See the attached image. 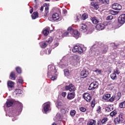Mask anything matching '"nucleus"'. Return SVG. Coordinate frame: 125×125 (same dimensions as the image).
Masks as SVG:
<instances>
[{
  "label": "nucleus",
  "mask_w": 125,
  "mask_h": 125,
  "mask_svg": "<svg viewBox=\"0 0 125 125\" xmlns=\"http://www.w3.org/2000/svg\"><path fill=\"white\" fill-rule=\"evenodd\" d=\"M108 46L107 45H104L101 48H96V45H93L90 49V54L92 56H97L98 54H104L107 52Z\"/></svg>",
  "instance_id": "1"
},
{
  "label": "nucleus",
  "mask_w": 125,
  "mask_h": 125,
  "mask_svg": "<svg viewBox=\"0 0 125 125\" xmlns=\"http://www.w3.org/2000/svg\"><path fill=\"white\" fill-rule=\"evenodd\" d=\"M79 62H77L75 59H73L72 57L70 58V60H68V58L66 57H63L62 59L61 60L59 65L61 68H65V66H67V63L71 64L73 66H76L78 65Z\"/></svg>",
  "instance_id": "2"
},
{
  "label": "nucleus",
  "mask_w": 125,
  "mask_h": 125,
  "mask_svg": "<svg viewBox=\"0 0 125 125\" xmlns=\"http://www.w3.org/2000/svg\"><path fill=\"white\" fill-rule=\"evenodd\" d=\"M61 37H74L75 39H79L80 33L78 30H75L71 27H69L67 29V31L63 32Z\"/></svg>",
  "instance_id": "3"
},
{
  "label": "nucleus",
  "mask_w": 125,
  "mask_h": 125,
  "mask_svg": "<svg viewBox=\"0 0 125 125\" xmlns=\"http://www.w3.org/2000/svg\"><path fill=\"white\" fill-rule=\"evenodd\" d=\"M58 73L55 68V66L49 65L48 66L47 76L51 79L52 81H55L57 79Z\"/></svg>",
  "instance_id": "4"
},
{
  "label": "nucleus",
  "mask_w": 125,
  "mask_h": 125,
  "mask_svg": "<svg viewBox=\"0 0 125 125\" xmlns=\"http://www.w3.org/2000/svg\"><path fill=\"white\" fill-rule=\"evenodd\" d=\"M72 51L74 53L77 52V53H79V54H82V53H83V49L82 47L79 45H75L72 48Z\"/></svg>",
  "instance_id": "5"
},
{
  "label": "nucleus",
  "mask_w": 125,
  "mask_h": 125,
  "mask_svg": "<svg viewBox=\"0 0 125 125\" xmlns=\"http://www.w3.org/2000/svg\"><path fill=\"white\" fill-rule=\"evenodd\" d=\"M99 85V83L98 82L95 81L92 83H91L89 86L88 90H94V89H95V88H97L98 87V85Z\"/></svg>",
  "instance_id": "6"
},
{
  "label": "nucleus",
  "mask_w": 125,
  "mask_h": 125,
  "mask_svg": "<svg viewBox=\"0 0 125 125\" xmlns=\"http://www.w3.org/2000/svg\"><path fill=\"white\" fill-rule=\"evenodd\" d=\"M50 103H45L43 104V111L45 114H46L50 110Z\"/></svg>",
  "instance_id": "7"
},
{
  "label": "nucleus",
  "mask_w": 125,
  "mask_h": 125,
  "mask_svg": "<svg viewBox=\"0 0 125 125\" xmlns=\"http://www.w3.org/2000/svg\"><path fill=\"white\" fill-rule=\"evenodd\" d=\"M118 22L120 26L124 25V23H125V14H122L118 18Z\"/></svg>",
  "instance_id": "8"
},
{
  "label": "nucleus",
  "mask_w": 125,
  "mask_h": 125,
  "mask_svg": "<svg viewBox=\"0 0 125 125\" xmlns=\"http://www.w3.org/2000/svg\"><path fill=\"white\" fill-rule=\"evenodd\" d=\"M65 90H69V91H75L76 88L72 83H70L68 85H66L65 87Z\"/></svg>",
  "instance_id": "9"
},
{
  "label": "nucleus",
  "mask_w": 125,
  "mask_h": 125,
  "mask_svg": "<svg viewBox=\"0 0 125 125\" xmlns=\"http://www.w3.org/2000/svg\"><path fill=\"white\" fill-rule=\"evenodd\" d=\"M52 19L54 21H60L61 20V18H60V16H59V14L57 13H54L52 15Z\"/></svg>",
  "instance_id": "10"
},
{
  "label": "nucleus",
  "mask_w": 125,
  "mask_h": 125,
  "mask_svg": "<svg viewBox=\"0 0 125 125\" xmlns=\"http://www.w3.org/2000/svg\"><path fill=\"white\" fill-rule=\"evenodd\" d=\"M83 97L87 102H90V101H91V99H92L91 96H90V94L89 93L83 94Z\"/></svg>",
  "instance_id": "11"
},
{
  "label": "nucleus",
  "mask_w": 125,
  "mask_h": 125,
  "mask_svg": "<svg viewBox=\"0 0 125 125\" xmlns=\"http://www.w3.org/2000/svg\"><path fill=\"white\" fill-rule=\"evenodd\" d=\"M56 107L58 108V109H60L62 110V109L64 108V104H63V102L61 101H58L56 103Z\"/></svg>",
  "instance_id": "12"
},
{
  "label": "nucleus",
  "mask_w": 125,
  "mask_h": 125,
  "mask_svg": "<svg viewBox=\"0 0 125 125\" xmlns=\"http://www.w3.org/2000/svg\"><path fill=\"white\" fill-rule=\"evenodd\" d=\"M112 8L115 10H121L122 9V5L120 4L115 3L112 4Z\"/></svg>",
  "instance_id": "13"
},
{
  "label": "nucleus",
  "mask_w": 125,
  "mask_h": 125,
  "mask_svg": "<svg viewBox=\"0 0 125 125\" xmlns=\"http://www.w3.org/2000/svg\"><path fill=\"white\" fill-rule=\"evenodd\" d=\"M96 29L98 31H102L105 29V25L103 23H100L96 25Z\"/></svg>",
  "instance_id": "14"
},
{
  "label": "nucleus",
  "mask_w": 125,
  "mask_h": 125,
  "mask_svg": "<svg viewBox=\"0 0 125 125\" xmlns=\"http://www.w3.org/2000/svg\"><path fill=\"white\" fill-rule=\"evenodd\" d=\"M80 31L82 32H86L87 31V25L85 23H83L80 25Z\"/></svg>",
  "instance_id": "15"
},
{
  "label": "nucleus",
  "mask_w": 125,
  "mask_h": 125,
  "mask_svg": "<svg viewBox=\"0 0 125 125\" xmlns=\"http://www.w3.org/2000/svg\"><path fill=\"white\" fill-rule=\"evenodd\" d=\"M88 75V71H86L85 69H84L81 71V77L82 79H84L86 78Z\"/></svg>",
  "instance_id": "16"
},
{
  "label": "nucleus",
  "mask_w": 125,
  "mask_h": 125,
  "mask_svg": "<svg viewBox=\"0 0 125 125\" xmlns=\"http://www.w3.org/2000/svg\"><path fill=\"white\" fill-rule=\"evenodd\" d=\"M8 88L9 90H12L14 87V83L12 81H9L7 83Z\"/></svg>",
  "instance_id": "17"
},
{
  "label": "nucleus",
  "mask_w": 125,
  "mask_h": 125,
  "mask_svg": "<svg viewBox=\"0 0 125 125\" xmlns=\"http://www.w3.org/2000/svg\"><path fill=\"white\" fill-rule=\"evenodd\" d=\"M67 98L69 100L75 98V93H68L67 94Z\"/></svg>",
  "instance_id": "18"
},
{
  "label": "nucleus",
  "mask_w": 125,
  "mask_h": 125,
  "mask_svg": "<svg viewBox=\"0 0 125 125\" xmlns=\"http://www.w3.org/2000/svg\"><path fill=\"white\" fill-rule=\"evenodd\" d=\"M14 104V100H12L6 102L7 107H11Z\"/></svg>",
  "instance_id": "19"
},
{
  "label": "nucleus",
  "mask_w": 125,
  "mask_h": 125,
  "mask_svg": "<svg viewBox=\"0 0 125 125\" xmlns=\"http://www.w3.org/2000/svg\"><path fill=\"white\" fill-rule=\"evenodd\" d=\"M111 97V95L109 94H107L103 96V100H105V101H109V98Z\"/></svg>",
  "instance_id": "20"
},
{
  "label": "nucleus",
  "mask_w": 125,
  "mask_h": 125,
  "mask_svg": "<svg viewBox=\"0 0 125 125\" xmlns=\"http://www.w3.org/2000/svg\"><path fill=\"white\" fill-rule=\"evenodd\" d=\"M91 5L95 9L97 10L98 9V8H99V5H98V3H97V2H92Z\"/></svg>",
  "instance_id": "21"
},
{
  "label": "nucleus",
  "mask_w": 125,
  "mask_h": 125,
  "mask_svg": "<svg viewBox=\"0 0 125 125\" xmlns=\"http://www.w3.org/2000/svg\"><path fill=\"white\" fill-rule=\"evenodd\" d=\"M73 59H75V60L78 63L80 62V60L81 59V57L77 55H75L72 57Z\"/></svg>",
  "instance_id": "22"
},
{
  "label": "nucleus",
  "mask_w": 125,
  "mask_h": 125,
  "mask_svg": "<svg viewBox=\"0 0 125 125\" xmlns=\"http://www.w3.org/2000/svg\"><path fill=\"white\" fill-rule=\"evenodd\" d=\"M44 16L45 17H47V15H48V13L49 12V7L48 6H46L45 7V11H44Z\"/></svg>",
  "instance_id": "23"
},
{
  "label": "nucleus",
  "mask_w": 125,
  "mask_h": 125,
  "mask_svg": "<svg viewBox=\"0 0 125 125\" xmlns=\"http://www.w3.org/2000/svg\"><path fill=\"white\" fill-rule=\"evenodd\" d=\"M113 109H114L113 106L111 105H109L107 107H105V112H111V111H112Z\"/></svg>",
  "instance_id": "24"
},
{
  "label": "nucleus",
  "mask_w": 125,
  "mask_h": 125,
  "mask_svg": "<svg viewBox=\"0 0 125 125\" xmlns=\"http://www.w3.org/2000/svg\"><path fill=\"white\" fill-rule=\"evenodd\" d=\"M40 45L42 48H45L47 46V44L46 42H41L40 43Z\"/></svg>",
  "instance_id": "25"
},
{
  "label": "nucleus",
  "mask_w": 125,
  "mask_h": 125,
  "mask_svg": "<svg viewBox=\"0 0 125 125\" xmlns=\"http://www.w3.org/2000/svg\"><path fill=\"white\" fill-rule=\"evenodd\" d=\"M31 17L32 19H36V18H38V17H39V13L37 12L33 13L31 16Z\"/></svg>",
  "instance_id": "26"
},
{
  "label": "nucleus",
  "mask_w": 125,
  "mask_h": 125,
  "mask_svg": "<svg viewBox=\"0 0 125 125\" xmlns=\"http://www.w3.org/2000/svg\"><path fill=\"white\" fill-rule=\"evenodd\" d=\"M96 125V121L93 120H90L87 123V125Z\"/></svg>",
  "instance_id": "27"
},
{
  "label": "nucleus",
  "mask_w": 125,
  "mask_h": 125,
  "mask_svg": "<svg viewBox=\"0 0 125 125\" xmlns=\"http://www.w3.org/2000/svg\"><path fill=\"white\" fill-rule=\"evenodd\" d=\"M91 21L93 24H95L96 25V24H98L99 22V21L96 19V18H93L91 19Z\"/></svg>",
  "instance_id": "28"
},
{
  "label": "nucleus",
  "mask_w": 125,
  "mask_h": 125,
  "mask_svg": "<svg viewBox=\"0 0 125 125\" xmlns=\"http://www.w3.org/2000/svg\"><path fill=\"white\" fill-rule=\"evenodd\" d=\"M110 77H111V79H112L113 80V81H115V80H117V75H116V74H115L114 73H112L110 75Z\"/></svg>",
  "instance_id": "29"
},
{
  "label": "nucleus",
  "mask_w": 125,
  "mask_h": 125,
  "mask_svg": "<svg viewBox=\"0 0 125 125\" xmlns=\"http://www.w3.org/2000/svg\"><path fill=\"white\" fill-rule=\"evenodd\" d=\"M42 34L46 37L49 34V29H44L42 31Z\"/></svg>",
  "instance_id": "30"
},
{
  "label": "nucleus",
  "mask_w": 125,
  "mask_h": 125,
  "mask_svg": "<svg viewBox=\"0 0 125 125\" xmlns=\"http://www.w3.org/2000/svg\"><path fill=\"white\" fill-rule=\"evenodd\" d=\"M10 78L11 80H15V73L11 72L10 75Z\"/></svg>",
  "instance_id": "31"
},
{
  "label": "nucleus",
  "mask_w": 125,
  "mask_h": 125,
  "mask_svg": "<svg viewBox=\"0 0 125 125\" xmlns=\"http://www.w3.org/2000/svg\"><path fill=\"white\" fill-rule=\"evenodd\" d=\"M64 73L65 77H68V76H70V72H69V70L65 69L64 70Z\"/></svg>",
  "instance_id": "32"
},
{
  "label": "nucleus",
  "mask_w": 125,
  "mask_h": 125,
  "mask_svg": "<svg viewBox=\"0 0 125 125\" xmlns=\"http://www.w3.org/2000/svg\"><path fill=\"white\" fill-rule=\"evenodd\" d=\"M119 106L120 108H125V100L120 104Z\"/></svg>",
  "instance_id": "33"
},
{
  "label": "nucleus",
  "mask_w": 125,
  "mask_h": 125,
  "mask_svg": "<svg viewBox=\"0 0 125 125\" xmlns=\"http://www.w3.org/2000/svg\"><path fill=\"white\" fill-rule=\"evenodd\" d=\"M88 17L87 14H83L82 16V19L83 20H85V19H87Z\"/></svg>",
  "instance_id": "34"
},
{
  "label": "nucleus",
  "mask_w": 125,
  "mask_h": 125,
  "mask_svg": "<svg viewBox=\"0 0 125 125\" xmlns=\"http://www.w3.org/2000/svg\"><path fill=\"white\" fill-rule=\"evenodd\" d=\"M122 96V94L121 92H118L117 94L116 98L117 100H119L121 99V97Z\"/></svg>",
  "instance_id": "35"
},
{
  "label": "nucleus",
  "mask_w": 125,
  "mask_h": 125,
  "mask_svg": "<svg viewBox=\"0 0 125 125\" xmlns=\"http://www.w3.org/2000/svg\"><path fill=\"white\" fill-rule=\"evenodd\" d=\"M75 115H76V110H71V111H70V115L72 117H74Z\"/></svg>",
  "instance_id": "36"
},
{
  "label": "nucleus",
  "mask_w": 125,
  "mask_h": 125,
  "mask_svg": "<svg viewBox=\"0 0 125 125\" xmlns=\"http://www.w3.org/2000/svg\"><path fill=\"white\" fill-rule=\"evenodd\" d=\"M110 115L111 117H114V116L117 115V111L116 110L113 111L110 113Z\"/></svg>",
  "instance_id": "37"
},
{
  "label": "nucleus",
  "mask_w": 125,
  "mask_h": 125,
  "mask_svg": "<svg viewBox=\"0 0 125 125\" xmlns=\"http://www.w3.org/2000/svg\"><path fill=\"white\" fill-rule=\"evenodd\" d=\"M94 72H95V73H97V74H98L99 75H100V74L102 73V70L98 69L94 70Z\"/></svg>",
  "instance_id": "38"
},
{
  "label": "nucleus",
  "mask_w": 125,
  "mask_h": 125,
  "mask_svg": "<svg viewBox=\"0 0 125 125\" xmlns=\"http://www.w3.org/2000/svg\"><path fill=\"white\" fill-rule=\"evenodd\" d=\"M110 13L112 15H116V14H118V13H119V12L118 11L111 10V11H110Z\"/></svg>",
  "instance_id": "39"
},
{
  "label": "nucleus",
  "mask_w": 125,
  "mask_h": 125,
  "mask_svg": "<svg viewBox=\"0 0 125 125\" xmlns=\"http://www.w3.org/2000/svg\"><path fill=\"white\" fill-rule=\"evenodd\" d=\"M123 120H124V114L121 113L119 115V121H123Z\"/></svg>",
  "instance_id": "40"
},
{
  "label": "nucleus",
  "mask_w": 125,
  "mask_h": 125,
  "mask_svg": "<svg viewBox=\"0 0 125 125\" xmlns=\"http://www.w3.org/2000/svg\"><path fill=\"white\" fill-rule=\"evenodd\" d=\"M115 98H116V96H113L112 98H110L109 99H108V101L109 102H113V101L115 100Z\"/></svg>",
  "instance_id": "41"
},
{
  "label": "nucleus",
  "mask_w": 125,
  "mask_h": 125,
  "mask_svg": "<svg viewBox=\"0 0 125 125\" xmlns=\"http://www.w3.org/2000/svg\"><path fill=\"white\" fill-rule=\"evenodd\" d=\"M16 71L18 74H21V68L19 67H17Z\"/></svg>",
  "instance_id": "42"
},
{
  "label": "nucleus",
  "mask_w": 125,
  "mask_h": 125,
  "mask_svg": "<svg viewBox=\"0 0 125 125\" xmlns=\"http://www.w3.org/2000/svg\"><path fill=\"white\" fill-rule=\"evenodd\" d=\"M107 121H108V118H104L102 120L101 123L102 124H105L106 123V122H107Z\"/></svg>",
  "instance_id": "43"
},
{
  "label": "nucleus",
  "mask_w": 125,
  "mask_h": 125,
  "mask_svg": "<svg viewBox=\"0 0 125 125\" xmlns=\"http://www.w3.org/2000/svg\"><path fill=\"white\" fill-rule=\"evenodd\" d=\"M103 3H109V0H99Z\"/></svg>",
  "instance_id": "44"
},
{
  "label": "nucleus",
  "mask_w": 125,
  "mask_h": 125,
  "mask_svg": "<svg viewBox=\"0 0 125 125\" xmlns=\"http://www.w3.org/2000/svg\"><path fill=\"white\" fill-rule=\"evenodd\" d=\"M18 82L20 83H23V78H22L21 77H20L18 79Z\"/></svg>",
  "instance_id": "45"
},
{
  "label": "nucleus",
  "mask_w": 125,
  "mask_h": 125,
  "mask_svg": "<svg viewBox=\"0 0 125 125\" xmlns=\"http://www.w3.org/2000/svg\"><path fill=\"white\" fill-rule=\"evenodd\" d=\"M114 74H117V75H119L120 74V70H118V69H116L114 70Z\"/></svg>",
  "instance_id": "46"
},
{
  "label": "nucleus",
  "mask_w": 125,
  "mask_h": 125,
  "mask_svg": "<svg viewBox=\"0 0 125 125\" xmlns=\"http://www.w3.org/2000/svg\"><path fill=\"white\" fill-rule=\"evenodd\" d=\"M80 110L81 112H85V111H86V108L83 107H82L80 108Z\"/></svg>",
  "instance_id": "47"
},
{
  "label": "nucleus",
  "mask_w": 125,
  "mask_h": 125,
  "mask_svg": "<svg viewBox=\"0 0 125 125\" xmlns=\"http://www.w3.org/2000/svg\"><path fill=\"white\" fill-rule=\"evenodd\" d=\"M53 41V40L52 39V38L50 37L47 41V42H48V43H50Z\"/></svg>",
  "instance_id": "48"
},
{
  "label": "nucleus",
  "mask_w": 125,
  "mask_h": 125,
  "mask_svg": "<svg viewBox=\"0 0 125 125\" xmlns=\"http://www.w3.org/2000/svg\"><path fill=\"white\" fill-rule=\"evenodd\" d=\"M62 97H66V95H67V92H62L61 94Z\"/></svg>",
  "instance_id": "49"
},
{
  "label": "nucleus",
  "mask_w": 125,
  "mask_h": 125,
  "mask_svg": "<svg viewBox=\"0 0 125 125\" xmlns=\"http://www.w3.org/2000/svg\"><path fill=\"white\" fill-rule=\"evenodd\" d=\"M113 19V16H108L106 18V20H112Z\"/></svg>",
  "instance_id": "50"
},
{
  "label": "nucleus",
  "mask_w": 125,
  "mask_h": 125,
  "mask_svg": "<svg viewBox=\"0 0 125 125\" xmlns=\"http://www.w3.org/2000/svg\"><path fill=\"white\" fill-rule=\"evenodd\" d=\"M20 92H21V89H16V90H15V93H16L20 94V93H20Z\"/></svg>",
  "instance_id": "51"
},
{
  "label": "nucleus",
  "mask_w": 125,
  "mask_h": 125,
  "mask_svg": "<svg viewBox=\"0 0 125 125\" xmlns=\"http://www.w3.org/2000/svg\"><path fill=\"white\" fill-rule=\"evenodd\" d=\"M58 45H59V43H58V42L55 43L53 45L54 47H57V46H58Z\"/></svg>",
  "instance_id": "52"
},
{
  "label": "nucleus",
  "mask_w": 125,
  "mask_h": 125,
  "mask_svg": "<svg viewBox=\"0 0 125 125\" xmlns=\"http://www.w3.org/2000/svg\"><path fill=\"white\" fill-rule=\"evenodd\" d=\"M100 111H101V107L100 106H98L97 109V112H98V113H99Z\"/></svg>",
  "instance_id": "53"
},
{
  "label": "nucleus",
  "mask_w": 125,
  "mask_h": 125,
  "mask_svg": "<svg viewBox=\"0 0 125 125\" xmlns=\"http://www.w3.org/2000/svg\"><path fill=\"white\" fill-rule=\"evenodd\" d=\"M50 53H51V49H49L48 50V52L46 53V54H50Z\"/></svg>",
  "instance_id": "54"
},
{
  "label": "nucleus",
  "mask_w": 125,
  "mask_h": 125,
  "mask_svg": "<svg viewBox=\"0 0 125 125\" xmlns=\"http://www.w3.org/2000/svg\"><path fill=\"white\" fill-rule=\"evenodd\" d=\"M95 104L94 103H93V102H92L91 103V106L93 108V107H94Z\"/></svg>",
  "instance_id": "55"
},
{
  "label": "nucleus",
  "mask_w": 125,
  "mask_h": 125,
  "mask_svg": "<svg viewBox=\"0 0 125 125\" xmlns=\"http://www.w3.org/2000/svg\"><path fill=\"white\" fill-rule=\"evenodd\" d=\"M83 120H84L83 118H81L79 119V121L80 122H83Z\"/></svg>",
  "instance_id": "56"
},
{
  "label": "nucleus",
  "mask_w": 125,
  "mask_h": 125,
  "mask_svg": "<svg viewBox=\"0 0 125 125\" xmlns=\"http://www.w3.org/2000/svg\"><path fill=\"white\" fill-rule=\"evenodd\" d=\"M80 16H76V19H77V21H79V20L80 19Z\"/></svg>",
  "instance_id": "57"
},
{
  "label": "nucleus",
  "mask_w": 125,
  "mask_h": 125,
  "mask_svg": "<svg viewBox=\"0 0 125 125\" xmlns=\"http://www.w3.org/2000/svg\"><path fill=\"white\" fill-rule=\"evenodd\" d=\"M40 10L41 11H43V6H41Z\"/></svg>",
  "instance_id": "58"
},
{
  "label": "nucleus",
  "mask_w": 125,
  "mask_h": 125,
  "mask_svg": "<svg viewBox=\"0 0 125 125\" xmlns=\"http://www.w3.org/2000/svg\"><path fill=\"white\" fill-rule=\"evenodd\" d=\"M101 124H102L101 122H98V123H97V125H101Z\"/></svg>",
  "instance_id": "59"
},
{
  "label": "nucleus",
  "mask_w": 125,
  "mask_h": 125,
  "mask_svg": "<svg viewBox=\"0 0 125 125\" xmlns=\"http://www.w3.org/2000/svg\"><path fill=\"white\" fill-rule=\"evenodd\" d=\"M30 13L31 14L33 13V9H31V10H30Z\"/></svg>",
  "instance_id": "60"
},
{
  "label": "nucleus",
  "mask_w": 125,
  "mask_h": 125,
  "mask_svg": "<svg viewBox=\"0 0 125 125\" xmlns=\"http://www.w3.org/2000/svg\"><path fill=\"white\" fill-rule=\"evenodd\" d=\"M35 8L37 9V8H38V6H37V5H36L35 6Z\"/></svg>",
  "instance_id": "61"
},
{
  "label": "nucleus",
  "mask_w": 125,
  "mask_h": 125,
  "mask_svg": "<svg viewBox=\"0 0 125 125\" xmlns=\"http://www.w3.org/2000/svg\"><path fill=\"white\" fill-rule=\"evenodd\" d=\"M64 13H67V11H64Z\"/></svg>",
  "instance_id": "62"
},
{
  "label": "nucleus",
  "mask_w": 125,
  "mask_h": 125,
  "mask_svg": "<svg viewBox=\"0 0 125 125\" xmlns=\"http://www.w3.org/2000/svg\"><path fill=\"white\" fill-rule=\"evenodd\" d=\"M50 0H45L46 1H49Z\"/></svg>",
  "instance_id": "63"
},
{
  "label": "nucleus",
  "mask_w": 125,
  "mask_h": 125,
  "mask_svg": "<svg viewBox=\"0 0 125 125\" xmlns=\"http://www.w3.org/2000/svg\"><path fill=\"white\" fill-rule=\"evenodd\" d=\"M107 125H111V124H107Z\"/></svg>",
  "instance_id": "64"
}]
</instances>
